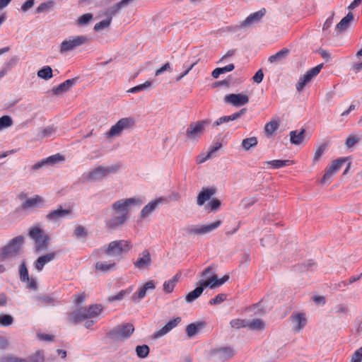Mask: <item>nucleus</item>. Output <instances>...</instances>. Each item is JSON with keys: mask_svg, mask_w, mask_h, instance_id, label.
<instances>
[{"mask_svg": "<svg viewBox=\"0 0 362 362\" xmlns=\"http://www.w3.org/2000/svg\"><path fill=\"white\" fill-rule=\"evenodd\" d=\"M143 201L140 198L122 199L114 202L111 206V216L105 221L106 227L110 230L121 228L128 218L129 206L135 205L140 206Z\"/></svg>", "mask_w": 362, "mask_h": 362, "instance_id": "obj_1", "label": "nucleus"}, {"mask_svg": "<svg viewBox=\"0 0 362 362\" xmlns=\"http://www.w3.org/2000/svg\"><path fill=\"white\" fill-rule=\"evenodd\" d=\"M103 307L100 304L91 305L88 308H81L72 311L69 315V320L77 324L85 321L84 326L88 329L96 322L97 317L102 313Z\"/></svg>", "mask_w": 362, "mask_h": 362, "instance_id": "obj_2", "label": "nucleus"}, {"mask_svg": "<svg viewBox=\"0 0 362 362\" xmlns=\"http://www.w3.org/2000/svg\"><path fill=\"white\" fill-rule=\"evenodd\" d=\"M132 247V243L129 240H114L110 242L107 246L101 247L96 253L98 257L105 254L121 259L123 255L127 254Z\"/></svg>", "mask_w": 362, "mask_h": 362, "instance_id": "obj_3", "label": "nucleus"}, {"mask_svg": "<svg viewBox=\"0 0 362 362\" xmlns=\"http://www.w3.org/2000/svg\"><path fill=\"white\" fill-rule=\"evenodd\" d=\"M134 332V327L131 323H124L110 330L107 337L114 341H124L129 339Z\"/></svg>", "mask_w": 362, "mask_h": 362, "instance_id": "obj_4", "label": "nucleus"}, {"mask_svg": "<svg viewBox=\"0 0 362 362\" xmlns=\"http://www.w3.org/2000/svg\"><path fill=\"white\" fill-rule=\"evenodd\" d=\"M28 235L35 242V249L36 252L42 251L47 247L49 236L40 227L33 226L30 228Z\"/></svg>", "mask_w": 362, "mask_h": 362, "instance_id": "obj_5", "label": "nucleus"}, {"mask_svg": "<svg viewBox=\"0 0 362 362\" xmlns=\"http://www.w3.org/2000/svg\"><path fill=\"white\" fill-rule=\"evenodd\" d=\"M23 243L24 237L23 235H18L10 240V242L1 250L0 253V262L4 261L19 254Z\"/></svg>", "mask_w": 362, "mask_h": 362, "instance_id": "obj_6", "label": "nucleus"}, {"mask_svg": "<svg viewBox=\"0 0 362 362\" xmlns=\"http://www.w3.org/2000/svg\"><path fill=\"white\" fill-rule=\"evenodd\" d=\"M210 123V119L191 122L185 132L187 139L191 141H197Z\"/></svg>", "mask_w": 362, "mask_h": 362, "instance_id": "obj_7", "label": "nucleus"}, {"mask_svg": "<svg viewBox=\"0 0 362 362\" xmlns=\"http://www.w3.org/2000/svg\"><path fill=\"white\" fill-rule=\"evenodd\" d=\"M120 168L119 164H115L108 166L99 165L93 169L88 176V179L93 182L101 181L110 174L116 173Z\"/></svg>", "mask_w": 362, "mask_h": 362, "instance_id": "obj_8", "label": "nucleus"}, {"mask_svg": "<svg viewBox=\"0 0 362 362\" xmlns=\"http://www.w3.org/2000/svg\"><path fill=\"white\" fill-rule=\"evenodd\" d=\"M221 225V221H216L212 223L209 225L202 226V225H189L183 228V230L185 232L186 235H202L206 233H209L217 228H218Z\"/></svg>", "mask_w": 362, "mask_h": 362, "instance_id": "obj_9", "label": "nucleus"}, {"mask_svg": "<svg viewBox=\"0 0 362 362\" xmlns=\"http://www.w3.org/2000/svg\"><path fill=\"white\" fill-rule=\"evenodd\" d=\"M234 354L231 347L223 346L211 349L209 358L214 362H223L232 358Z\"/></svg>", "mask_w": 362, "mask_h": 362, "instance_id": "obj_10", "label": "nucleus"}, {"mask_svg": "<svg viewBox=\"0 0 362 362\" xmlns=\"http://www.w3.org/2000/svg\"><path fill=\"white\" fill-rule=\"evenodd\" d=\"M134 124V119L131 117H124L119 119L110 129L105 134L107 138L118 136L124 129H128Z\"/></svg>", "mask_w": 362, "mask_h": 362, "instance_id": "obj_11", "label": "nucleus"}, {"mask_svg": "<svg viewBox=\"0 0 362 362\" xmlns=\"http://www.w3.org/2000/svg\"><path fill=\"white\" fill-rule=\"evenodd\" d=\"M88 42V39L84 35H78L73 38L64 40L59 48L60 53H66L73 51L76 48Z\"/></svg>", "mask_w": 362, "mask_h": 362, "instance_id": "obj_12", "label": "nucleus"}, {"mask_svg": "<svg viewBox=\"0 0 362 362\" xmlns=\"http://www.w3.org/2000/svg\"><path fill=\"white\" fill-rule=\"evenodd\" d=\"M345 158H340L332 161V164L325 169V174L322 177L320 182L325 184L330 182V179L334 174L338 172L346 162Z\"/></svg>", "mask_w": 362, "mask_h": 362, "instance_id": "obj_13", "label": "nucleus"}, {"mask_svg": "<svg viewBox=\"0 0 362 362\" xmlns=\"http://www.w3.org/2000/svg\"><path fill=\"white\" fill-rule=\"evenodd\" d=\"M322 67L323 64H321L306 71V73L299 78L296 84L297 90L298 92L303 90L306 84L320 72Z\"/></svg>", "mask_w": 362, "mask_h": 362, "instance_id": "obj_14", "label": "nucleus"}, {"mask_svg": "<svg viewBox=\"0 0 362 362\" xmlns=\"http://www.w3.org/2000/svg\"><path fill=\"white\" fill-rule=\"evenodd\" d=\"M293 333H299L306 326L308 320L304 313H293L290 316Z\"/></svg>", "mask_w": 362, "mask_h": 362, "instance_id": "obj_15", "label": "nucleus"}, {"mask_svg": "<svg viewBox=\"0 0 362 362\" xmlns=\"http://www.w3.org/2000/svg\"><path fill=\"white\" fill-rule=\"evenodd\" d=\"M224 102L234 107H241L248 103L249 97L242 93H230L224 97Z\"/></svg>", "mask_w": 362, "mask_h": 362, "instance_id": "obj_16", "label": "nucleus"}, {"mask_svg": "<svg viewBox=\"0 0 362 362\" xmlns=\"http://www.w3.org/2000/svg\"><path fill=\"white\" fill-rule=\"evenodd\" d=\"M182 321L180 317H176L170 319L161 329L155 332L153 334V338L155 339H159L168 333L173 329L176 327Z\"/></svg>", "mask_w": 362, "mask_h": 362, "instance_id": "obj_17", "label": "nucleus"}, {"mask_svg": "<svg viewBox=\"0 0 362 362\" xmlns=\"http://www.w3.org/2000/svg\"><path fill=\"white\" fill-rule=\"evenodd\" d=\"M70 209H63L59 206L57 209L51 211L46 215V218L51 222H57L62 218L67 217L71 214Z\"/></svg>", "mask_w": 362, "mask_h": 362, "instance_id": "obj_18", "label": "nucleus"}, {"mask_svg": "<svg viewBox=\"0 0 362 362\" xmlns=\"http://www.w3.org/2000/svg\"><path fill=\"white\" fill-rule=\"evenodd\" d=\"M152 260L149 251L148 250H144L139 254V257L134 262V265L135 268L142 270L148 268Z\"/></svg>", "mask_w": 362, "mask_h": 362, "instance_id": "obj_19", "label": "nucleus"}, {"mask_svg": "<svg viewBox=\"0 0 362 362\" xmlns=\"http://www.w3.org/2000/svg\"><path fill=\"white\" fill-rule=\"evenodd\" d=\"M76 78L67 79L59 86L54 87L51 91L52 95H60L68 92L76 83Z\"/></svg>", "mask_w": 362, "mask_h": 362, "instance_id": "obj_20", "label": "nucleus"}, {"mask_svg": "<svg viewBox=\"0 0 362 362\" xmlns=\"http://www.w3.org/2000/svg\"><path fill=\"white\" fill-rule=\"evenodd\" d=\"M216 188L214 187H203L197 196V205H204L206 202L209 201L216 194Z\"/></svg>", "mask_w": 362, "mask_h": 362, "instance_id": "obj_21", "label": "nucleus"}, {"mask_svg": "<svg viewBox=\"0 0 362 362\" xmlns=\"http://www.w3.org/2000/svg\"><path fill=\"white\" fill-rule=\"evenodd\" d=\"M57 252H52L39 257L34 263L35 268L40 272L43 269L45 265L55 259Z\"/></svg>", "mask_w": 362, "mask_h": 362, "instance_id": "obj_22", "label": "nucleus"}, {"mask_svg": "<svg viewBox=\"0 0 362 362\" xmlns=\"http://www.w3.org/2000/svg\"><path fill=\"white\" fill-rule=\"evenodd\" d=\"M265 8H262L258 11L251 13L249 16L246 18L245 21L242 22L240 27H247L254 23H258L262 19V18L265 15Z\"/></svg>", "mask_w": 362, "mask_h": 362, "instance_id": "obj_23", "label": "nucleus"}, {"mask_svg": "<svg viewBox=\"0 0 362 362\" xmlns=\"http://www.w3.org/2000/svg\"><path fill=\"white\" fill-rule=\"evenodd\" d=\"M164 201V198L160 197L148 203L141 209L139 215L140 218H145L146 217L148 216L154 211L158 205Z\"/></svg>", "mask_w": 362, "mask_h": 362, "instance_id": "obj_24", "label": "nucleus"}, {"mask_svg": "<svg viewBox=\"0 0 362 362\" xmlns=\"http://www.w3.org/2000/svg\"><path fill=\"white\" fill-rule=\"evenodd\" d=\"M206 323L204 321H199L189 324L186 327V334L189 338H192L206 327Z\"/></svg>", "mask_w": 362, "mask_h": 362, "instance_id": "obj_25", "label": "nucleus"}, {"mask_svg": "<svg viewBox=\"0 0 362 362\" xmlns=\"http://www.w3.org/2000/svg\"><path fill=\"white\" fill-rule=\"evenodd\" d=\"M155 288V284L153 281H149L146 282L138 292L133 294L132 300L134 302H137L139 300L143 299L146 295V291L148 289L153 290Z\"/></svg>", "mask_w": 362, "mask_h": 362, "instance_id": "obj_26", "label": "nucleus"}, {"mask_svg": "<svg viewBox=\"0 0 362 362\" xmlns=\"http://www.w3.org/2000/svg\"><path fill=\"white\" fill-rule=\"evenodd\" d=\"M354 20V14L349 12L347 15L344 17L340 22L336 25L335 30L337 33H341L346 30L350 25V23Z\"/></svg>", "mask_w": 362, "mask_h": 362, "instance_id": "obj_27", "label": "nucleus"}, {"mask_svg": "<svg viewBox=\"0 0 362 362\" xmlns=\"http://www.w3.org/2000/svg\"><path fill=\"white\" fill-rule=\"evenodd\" d=\"M34 300L35 304L40 307L52 305L55 303V300L49 295L37 296L34 298Z\"/></svg>", "mask_w": 362, "mask_h": 362, "instance_id": "obj_28", "label": "nucleus"}, {"mask_svg": "<svg viewBox=\"0 0 362 362\" xmlns=\"http://www.w3.org/2000/svg\"><path fill=\"white\" fill-rule=\"evenodd\" d=\"M115 262L110 261H100L95 263V267L96 270L106 273L115 269Z\"/></svg>", "mask_w": 362, "mask_h": 362, "instance_id": "obj_29", "label": "nucleus"}, {"mask_svg": "<svg viewBox=\"0 0 362 362\" xmlns=\"http://www.w3.org/2000/svg\"><path fill=\"white\" fill-rule=\"evenodd\" d=\"M206 286H203V281L199 282V286L197 287L194 290L190 291L185 297L187 303H192L197 299L203 293L204 288Z\"/></svg>", "mask_w": 362, "mask_h": 362, "instance_id": "obj_30", "label": "nucleus"}, {"mask_svg": "<svg viewBox=\"0 0 362 362\" xmlns=\"http://www.w3.org/2000/svg\"><path fill=\"white\" fill-rule=\"evenodd\" d=\"M44 202V199L40 196H35L33 198H29L25 200L21 205L23 209H28L30 208L35 207L39 204H42Z\"/></svg>", "mask_w": 362, "mask_h": 362, "instance_id": "obj_31", "label": "nucleus"}, {"mask_svg": "<svg viewBox=\"0 0 362 362\" xmlns=\"http://www.w3.org/2000/svg\"><path fill=\"white\" fill-rule=\"evenodd\" d=\"M223 284L222 279H218L216 275H212L208 278L207 280L203 281V286L209 287L210 288H215Z\"/></svg>", "mask_w": 362, "mask_h": 362, "instance_id": "obj_32", "label": "nucleus"}, {"mask_svg": "<svg viewBox=\"0 0 362 362\" xmlns=\"http://www.w3.org/2000/svg\"><path fill=\"white\" fill-rule=\"evenodd\" d=\"M305 129H302L300 132L297 130L291 131L290 132L291 143L295 145H299L304 139Z\"/></svg>", "mask_w": 362, "mask_h": 362, "instance_id": "obj_33", "label": "nucleus"}, {"mask_svg": "<svg viewBox=\"0 0 362 362\" xmlns=\"http://www.w3.org/2000/svg\"><path fill=\"white\" fill-rule=\"evenodd\" d=\"M289 53V50L288 49H282L278 52H276L275 54H273L270 56L268 59V61L270 63H276L279 62L286 59V57L288 56Z\"/></svg>", "mask_w": 362, "mask_h": 362, "instance_id": "obj_34", "label": "nucleus"}, {"mask_svg": "<svg viewBox=\"0 0 362 362\" xmlns=\"http://www.w3.org/2000/svg\"><path fill=\"white\" fill-rule=\"evenodd\" d=\"M180 277V275L177 274L175 276H174L171 279L166 281L163 284V291L165 293H172L173 291V289L178 281V279Z\"/></svg>", "mask_w": 362, "mask_h": 362, "instance_id": "obj_35", "label": "nucleus"}, {"mask_svg": "<svg viewBox=\"0 0 362 362\" xmlns=\"http://www.w3.org/2000/svg\"><path fill=\"white\" fill-rule=\"evenodd\" d=\"M234 68L235 66L233 64H229L223 67L216 68L212 71L211 76L214 78H218L221 74L232 71Z\"/></svg>", "mask_w": 362, "mask_h": 362, "instance_id": "obj_36", "label": "nucleus"}, {"mask_svg": "<svg viewBox=\"0 0 362 362\" xmlns=\"http://www.w3.org/2000/svg\"><path fill=\"white\" fill-rule=\"evenodd\" d=\"M266 164L270 165L274 169H279L289 165L293 163V160H273L265 162Z\"/></svg>", "mask_w": 362, "mask_h": 362, "instance_id": "obj_37", "label": "nucleus"}, {"mask_svg": "<svg viewBox=\"0 0 362 362\" xmlns=\"http://www.w3.org/2000/svg\"><path fill=\"white\" fill-rule=\"evenodd\" d=\"M257 144V139L255 136H252L243 140L242 147L245 151H248L251 148L255 147Z\"/></svg>", "mask_w": 362, "mask_h": 362, "instance_id": "obj_38", "label": "nucleus"}, {"mask_svg": "<svg viewBox=\"0 0 362 362\" xmlns=\"http://www.w3.org/2000/svg\"><path fill=\"white\" fill-rule=\"evenodd\" d=\"M56 132V128L53 126H49L45 129H42L37 134V138L39 139H43L45 138H49L53 136Z\"/></svg>", "mask_w": 362, "mask_h": 362, "instance_id": "obj_39", "label": "nucleus"}, {"mask_svg": "<svg viewBox=\"0 0 362 362\" xmlns=\"http://www.w3.org/2000/svg\"><path fill=\"white\" fill-rule=\"evenodd\" d=\"M279 123L276 120H272L267 123L264 127L265 134L267 136H271L278 129Z\"/></svg>", "mask_w": 362, "mask_h": 362, "instance_id": "obj_40", "label": "nucleus"}, {"mask_svg": "<svg viewBox=\"0 0 362 362\" xmlns=\"http://www.w3.org/2000/svg\"><path fill=\"white\" fill-rule=\"evenodd\" d=\"M133 289L132 287H129L125 290L120 291L117 295L111 296L108 297V301L113 302L116 300H121L124 298L126 295H129L132 292Z\"/></svg>", "mask_w": 362, "mask_h": 362, "instance_id": "obj_41", "label": "nucleus"}, {"mask_svg": "<svg viewBox=\"0 0 362 362\" xmlns=\"http://www.w3.org/2000/svg\"><path fill=\"white\" fill-rule=\"evenodd\" d=\"M247 327L252 330H262L264 328V323L260 319H255L252 321H247Z\"/></svg>", "mask_w": 362, "mask_h": 362, "instance_id": "obj_42", "label": "nucleus"}, {"mask_svg": "<svg viewBox=\"0 0 362 362\" xmlns=\"http://www.w3.org/2000/svg\"><path fill=\"white\" fill-rule=\"evenodd\" d=\"M52 76V69L49 66H44L37 71V76L45 80L50 79Z\"/></svg>", "mask_w": 362, "mask_h": 362, "instance_id": "obj_43", "label": "nucleus"}, {"mask_svg": "<svg viewBox=\"0 0 362 362\" xmlns=\"http://www.w3.org/2000/svg\"><path fill=\"white\" fill-rule=\"evenodd\" d=\"M151 84H152L151 81H146L145 83H144L142 84H140V85L136 86L133 88H131L130 89H129L127 90V93H138L140 91H144V90L151 88Z\"/></svg>", "mask_w": 362, "mask_h": 362, "instance_id": "obj_44", "label": "nucleus"}, {"mask_svg": "<svg viewBox=\"0 0 362 362\" xmlns=\"http://www.w3.org/2000/svg\"><path fill=\"white\" fill-rule=\"evenodd\" d=\"M150 349L146 345H139L136 347V353L138 357L145 358L149 354Z\"/></svg>", "mask_w": 362, "mask_h": 362, "instance_id": "obj_45", "label": "nucleus"}, {"mask_svg": "<svg viewBox=\"0 0 362 362\" xmlns=\"http://www.w3.org/2000/svg\"><path fill=\"white\" fill-rule=\"evenodd\" d=\"M275 243V237L272 234L264 236L260 240V244L262 247H269Z\"/></svg>", "mask_w": 362, "mask_h": 362, "instance_id": "obj_46", "label": "nucleus"}, {"mask_svg": "<svg viewBox=\"0 0 362 362\" xmlns=\"http://www.w3.org/2000/svg\"><path fill=\"white\" fill-rule=\"evenodd\" d=\"M13 124V120L10 116L4 115L0 117V130L8 128Z\"/></svg>", "mask_w": 362, "mask_h": 362, "instance_id": "obj_47", "label": "nucleus"}, {"mask_svg": "<svg viewBox=\"0 0 362 362\" xmlns=\"http://www.w3.org/2000/svg\"><path fill=\"white\" fill-rule=\"evenodd\" d=\"M19 274H20V279L22 282H25L26 280H28L29 274L28 270L26 267L25 262H23L19 268Z\"/></svg>", "mask_w": 362, "mask_h": 362, "instance_id": "obj_48", "label": "nucleus"}, {"mask_svg": "<svg viewBox=\"0 0 362 362\" xmlns=\"http://www.w3.org/2000/svg\"><path fill=\"white\" fill-rule=\"evenodd\" d=\"M74 235L77 238H86L88 236V232L83 226H78L74 231Z\"/></svg>", "mask_w": 362, "mask_h": 362, "instance_id": "obj_49", "label": "nucleus"}, {"mask_svg": "<svg viewBox=\"0 0 362 362\" xmlns=\"http://www.w3.org/2000/svg\"><path fill=\"white\" fill-rule=\"evenodd\" d=\"M13 322V318L10 315H0V325L4 327L11 325Z\"/></svg>", "mask_w": 362, "mask_h": 362, "instance_id": "obj_50", "label": "nucleus"}, {"mask_svg": "<svg viewBox=\"0 0 362 362\" xmlns=\"http://www.w3.org/2000/svg\"><path fill=\"white\" fill-rule=\"evenodd\" d=\"M93 16L91 13H86L82 15L78 19V24L80 25H85L90 23V21L93 19Z\"/></svg>", "mask_w": 362, "mask_h": 362, "instance_id": "obj_51", "label": "nucleus"}, {"mask_svg": "<svg viewBox=\"0 0 362 362\" xmlns=\"http://www.w3.org/2000/svg\"><path fill=\"white\" fill-rule=\"evenodd\" d=\"M326 147V144H323L317 148L313 157L314 163L317 162L320 160L321 156L324 154Z\"/></svg>", "mask_w": 362, "mask_h": 362, "instance_id": "obj_52", "label": "nucleus"}, {"mask_svg": "<svg viewBox=\"0 0 362 362\" xmlns=\"http://www.w3.org/2000/svg\"><path fill=\"white\" fill-rule=\"evenodd\" d=\"M111 22L112 21H110V19H108V18L101 21L100 22H99L95 25L94 30L95 31H99V30H103L105 28H107L110 25Z\"/></svg>", "mask_w": 362, "mask_h": 362, "instance_id": "obj_53", "label": "nucleus"}, {"mask_svg": "<svg viewBox=\"0 0 362 362\" xmlns=\"http://www.w3.org/2000/svg\"><path fill=\"white\" fill-rule=\"evenodd\" d=\"M226 299V295L224 293H219L215 298H211L209 303L211 305L221 304Z\"/></svg>", "mask_w": 362, "mask_h": 362, "instance_id": "obj_54", "label": "nucleus"}, {"mask_svg": "<svg viewBox=\"0 0 362 362\" xmlns=\"http://www.w3.org/2000/svg\"><path fill=\"white\" fill-rule=\"evenodd\" d=\"M222 146L221 143L216 142L214 145H211L209 146L208 152H207V157L208 158H214V153Z\"/></svg>", "mask_w": 362, "mask_h": 362, "instance_id": "obj_55", "label": "nucleus"}, {"mask_svg": "<svg viewBox=\"0 0 362 362\" xmlns=\"http://www.w3.org/2000/svg\"><path fill=\"white\" fill-rule=\"evenodd\" d=\"M230 325L233 328L247 327V321L241 319H235L230 321Z\"/></svg>", "mask_w": 362, "mask_h": 362, "instance_id": "obj_56", "label": "nucleus"}, {"mask_svg": "<svg viewBox=\"0 0 362 362\" xmlns=\"http://www.w3.org/2000/svg\"><path fill=\"white\" fill-rule=\"evenodd\" d=\"M53 6H54V2L52 1H47V2H44V3L40 4L37 6V8L36 9V11L38 13H42V12H44L45 11L49 10Z\"/></svg>", "mask_w": 362, "mask_h": 362, "instance_id": "obj_57", "label": "nucleus"}, {"mask_svg": "<svg viewBox=\"0 0 362 362\" xmlns=\"http://www.w3.org/2000/svg\"><path fill=\"white\" fill-rule=\"evenodd\" d=\"M44 355L42 351H37L35 355L31 356L28 360L25 359V362H44Z\"/></svg>", "mask_w": 362, "mask_h": 362, "instance_id": "obj_58", "label": "nucleus"}, {"mask_svg": "<svg viewBox=\"0 0 362 362\" xmlns=\"http://www.w3.org/2000/svg\"><path fill=\"white\" fill-rule=\"evenodd\" d=\"M19 61V58L17 56H13L4 64V67L9 70L13 66H16Z\"/></svg>", "mask_w": 362, "mask_h": 362, "instance_id": "obj_59", "label": "nucleus"}, {"mask_svg": "<svg viewBox=\"0 0 362 362\" xmlns=\"http://www.w3.org/2000/svg\"><path fill=\"white\" fill-rule=\"evenodd\" d=\"M360 140L359 137H357L354 135H349L346 141V146L348 148H351L354 146L356 143H358Z\"/></svg>", "mask_w": 362, "mask_h": 362, "instance_id": "obj_60", "label": "nucleus"}, {"mask_svg": "<svg viewBox=\"0 0 362 362\" xmlns=\"http://www.w3.org/2000/svg\"><path fill=\"white\" fill-rule=\"evenodd\" d=\"M362 361V346L354 351L351 356V362H361Z\"/></svg>", "mask_w": 362, "mask_h": 362, "instance_id": "obj_61", "label": "nucleus"}, {"mask_svg": "<svg viewBox=\"0 0 362 362\" xmlns=\"http://www.w3.org/2000/svg\"><path fill=\"white\" fill-rule=\"evenodd\" d=\"M62 160H63V158L59 154L51 156L45 158V161L47 165L55 164Z\"/></svg>", "mask_w": 362, "mask_h": 362, "instance_id": "obj_62", "label": "nucleus"}, {"mask_svg": "<svg viewBox=\"0 0 362 362\" xmlns=\"http://www.w3.org/2000/svg\"><path fill=\"white\" fill-rule=\"evenodd\" d=\"M212 275H216L214 272V266L213 265L209 266L202 272V276L203 278L206 279V280H207L208 278Z\"/></svg>", "mask_w": 362, "mask_h": 362, "instance_id": "obj_63", "label": "nucleus"}, {"mask_svg": "<svg viewBox=\"0 0 362 362\" xmlns=\"http://www.w3.org/2000/svg\"><path fill=\"white\" fill-rule=\"evenodd\" d=\"M0 362H25V359L14 356H6L1 358Z\"/></svg>", "mask_w": 362, "mask_h": 362, "instance_id": "obj_64", "label": "nucleus"}]
</instances>
